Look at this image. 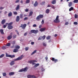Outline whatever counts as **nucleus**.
Segmentation results:
<instances>
[{"instance_id": "25", "label": "nucleus", "mask_w": 78, "mask_h": 78, "mask_svg": "<svg viewBox=\"0 0 78 78\" xmlns=\"http://www.w3.org/2000/svg\"><path fill=\"white\" fill-rule=\"evenodd\" d=\"M45 12L47 14H48L50 12V10H49L48 9L46 10Z\"/></svg>"}, {"instance_id": "13", "label": "nucleus", "mask_w": 78, "mask_h": 78, "mask_svg": "<svg viewBox=\"0 0 78 78\" xmlns=\"http://www.w3.org/2000/svg\"><path fill=\"white\" fill-rule=\"evenodd\" d=\"M7 28L9 30H11V29H12V28H13V27L12 26L8 25V26L7 27Z\"/></svg>"}, {"instance_id": "33", "label": "nucleus", "mask_w": 78, "mask_h": 78, "mask_svg": "<svg viewBox=\"0 0 78 78\" xmlns=\"http://www.w3.org/2000/svg\"><path fill=\"white\" fill-rule=\"evenodd\" d=\"M5 56V55L4 54H2L0 56V58H3L4 56Z\"/></svg>"}, {"instance_id": "26", "label": "nucleus", "mask_w": 78, "mask_h": 78, "mask_svg": "<svg viewBox=\"0 0 78 78\" xmlns=\"http://www.w3.org/2000/svg\"><path fill=\"white\" fill-rule=\"evenodd\" d=\"M39 66V64L37 63L35 64L34 66V68H36V67H37V66Z\"/></svg>"}, {"instance_id": "27", "label": "nucleus", "mask_w": 78, "mask_h": 78, "mask_svg": "<svg viewBox=\"0 0 78 78\" xmlns=\"http://www.w3.org/2000/svg\"><path fill=\"white\" fill-rule=\"evenodd\" d=\"M25 2L26 4H28V3H29L30 2V0H26Z\"/></svg>"}, {"instance_id": "30", "label": "nucleus", "mask_w": 78, "mask_h": 78, "mask_svg": "<svg viewBox=\"0 0 78 78\" xmlns=\"http://www.w3.org/2000/svg\"><path fill=\"white\" fill-rule=\"evenodd\" d=\"M15 48L16 49H19L20 48V46L18 45H16L15 46Z\"/></svg>"}, {"instance_id": "35", "label": "nucleus", "mask_w": 78, "mask_h": 78, "mask_svg": "<svg viewBox=\"0 0 78 78\" xmlns=\"http://www.w3.org/2000/svg\"><path fill=\"white\" fill-rule=\"evenodd\" d=\"M2 75L3 76H6V74L5 73H2Z\"/></svg>"}, {"instance_id": "22", "label": "nucleus", "mask_w": 78, "mask_h": 78, "mask_svg": "<svg viewBox=\"0 0 78 78\" xmlns=\"http://www.w3.org/2000/svg\"><path fill=\"white\" fill-rule=\"evenodd\" d=\"M5 22H6V20H2L1 23L2 25H3Z\"/></svg>"}, {"instance_id": "47", "label": "nucleus", "mask_w": 78, "mask_h": 78, "mask_svg": "<svg viewBox=\"0 0 78 78\" xmlns=\"http://www.w3.org/2000/svg\"><path fill=\"white\" fill-rule=\"evenodd\" d=\"M12 23H13V22H11V23H9L8 24V25H9L11 26L12 25Z\"/></svg>"}, {"instance_id": "57", "label": "nucleus", "mask_w": 78, "mask_h": 78, "mask_svg": "<svg viewBox=\"0 0 78 78\" xmlns=\"http://www.w3.org/2000/svg\"><path fill=\"white\" fill-rule=\"evenodd\" d=\"M27 32H26L24 34V36H27Z\"/></svg>"}, {"instance_id": "21", "label": "nucleus", "mask_w": 78, "mask_h": 78, "mask_svg": "<svg viewBox=\"0 0 78 78\" xmlns=\"http://www.w3.org/2000/svg\"><path fill=\"white\" fill-rule=\"evenodd\" d=\"M73 4V3H72V2H69L68 5L69 6V7H70V6H72Z\"/></svg>"}, {"instance_id": "58", "label": "nucleus", "mask_w": 78, "mask_h": 78, "mask_svg": "<svg viewBox=\"0 0 78 78\" xmlns=\"http://www.w3.org/2000/svg\"><path fill=\"white\" fill-rule=\"evenodd\" d=\"M51 60L52 61H54L55 60V58H52Z\"/></svg>"}, {"instance_id": "8", "label": "nucleus", "mask_w": 78, "mask_h": 78, "mask_svg": "<svg viewBox=\"0 0 78 78\" xmlns=\"http://www.w3.org/2000/svg\"><path fill=\"white\" fill-rule=\"evenodd\" d=\"M27 77L28 78H35L36 76L34 75H29L27 76Z\"/></svg>"}, {"instance_id": "14", "label": "nucleus", "mask_w": 78, "mask_h": 78, "mask_svg": "<svg viewBox=\"0 0 78 78\" xmlns=\"http://www.w3.org/2000/svg\"><path fill=\"white\" fill-rule=\"evenodd\" d=\"M19 9H20V5H18L16 8V11H18Z\"/></svg>"}, {"instance_id": "2", "label": "nucleus", "mask_w": 78, "mask_h": 78, "mask_svg": "<svg viewBox=\"0 0 78 78\" xmlns=\"http://www.w3.org/2000/svg\"><path fill=\"white\" fill-rule=\"evenodd\" d=\"M54 23H59V22H60V20H59V19L58 16H56L55 19L54 20Z\"/></svg>"}, {"instance_id": "3", "label": "nucleus", "mask_w": 78, "mask_h": 78, "mask_svg": "<svg viewBox=\"0 0 78 78\" xmlns=\"http://www.w3.org/2000/svg\"><path fill=\"white\" fill-rule=\"evenodd\" d=\"M23 58V55H22L21 56L17 58L14 59V61H19V60H21V59H22Z\"/></svg>"}, {"instance_id": "38", "label": "nucleus", "mask_w": 78, "mask_h": 78, "mask_svg": "<svg viewBox=\"0 0 78 78\" xmlns=\"http://www.w3.org/2000/svg\"><path fill=\"white\" fill-rule=\"evenodd\" d=\"M26 51H27V50H28V49H29V48L27 47L25 48Z\"/></svg>"}, {"instance_id": "52", "label": "nucleus", "mask_w": 78, "mask_h": 78, "mask_svg": "<svg viewBox=\"0 0 78 78\" xmlns=\"http://www.w3.org/2000/svg\"><path fill=\"white\" fill-rule=\"evenodd\" d=\"M43 46H44V47H46V44L45 43H44L43 44Z\"/></svg>"}, {"instance_id": "51", "label": "nucleus", "mask_w": 78, "mask_h": 78, "mask_svg": "<svg viewBox=\"0 0 78 78\" xmlns=\"http://www.w3.org/2000/svg\"><path fill=\"white\" fill-rule=\"evenodd\" d=\"M28 17H26L24 18V20H28Z\"/></svg>"}, {"instance_id": "31", "label": "nucleus", "mask_w": 78, "mask_h": 78, "mask_svg": "<svg viewBox=\"0 0 78 78\" xmlns=\"http://www.w3.org/2000/svg\"><path fill=\"white\" fill-rule=\"evenodd\" d=\"M74 8L73 7H71L69 9V11H72V10H73V9Z\"/></svg>"}, {"instance_id": "29", "label": "nucleus", "mask_w": 78, "mask_h": 78, "mask_svg": "<svg viewBox=\"0 0 78 78\" xmlns=\"http://www.w3.org/2000/svg\"><path fill=\"white\" fill-rule=\"evenodd\" d=\"M36 51H37V50H35L31 54V55H34V53H36Z\"/></svg>"}, {"instance_id": "24", "label": "nucleus", "mask_w": 78, "mask_h": 78, "mask_svg": "<svg viewBox=\"0 0 78 78\" xmlns=\"http://www.w3.org/2000/svg\"><path fill=\"white\" fill-rule=\"evenodd\" d=\"M0 32H1L2 34H4V32H3V30L1 29L0 30Z\"/></svg>"}, {"instance_id": "40", "label": "nucleus", "mask_w": 78, "mask_h": 78, "mask_svg": "<svg viewBox=\"0 0 78 78\" xmlns=\"http://www.w3.org/2000/svg\"><path fill=\"white\" fill-rule=\"evenodd\" d=\"M13 14L14 15H17V12H14Z\"/></svg>"}, {"instance_id": "63", "label": "nucleus", "mask_w": 78, "mask_h": 78, "mask_svg": "<svg viewBox=\"0 0 78 78\" xmlns=\"http://www.w3.org/2000/svg\"><path fill=\"white\" fill-rule=\"evenodd\" d=\"M34 42H31V45H34Z\"/></svg>"}, {"instance_id": "39", "label": "nucleus", "mask_w": 78, "mask_h": 78, "mask_svg": "<svg viewBox=\"0 0 78 78\" xmlns=\"http://www.w3.org/2000/svg\"><path fill=\"white\" fill-rule=\"evenodd\" d=\"M7 24H8V23H6V25H3V28H5V27H6V26H7Z\"/></svg>"}, {"instance_id": "36", "label": "nucleus", "mask_w": 78, "mask_h": 78, "mask_svg": "<svg viewBox=\"0 0 78 78\" xmlns=\"http://www.w3.org/2000/svg\"><path fill=\"white\" fill-rule=\"evenodd\" d=\"M16 36H17V35L15 34L13 35V39H15V38H16Z\"/></svg>"}, {"instance_id": "43", "label": "nucleus", "mask_w": 78, "mask_h": 78, "mask_svg": "<svg viewBox=\"0 0 78 78\" xmlns=\"http://www.w3.org/2000/svg\"><path fill=\"white\" fill-rule=\"evenodd\" d=\"M2 48L3 50H5V49H6V47H5V46H2Z\"/></svg>"}, {"instance_id": "32", "label": "nucleus", "mask_w": 78, "mask_h": 78, "mask_svg": "<svg viewBox=\"0 0 78 78\" xmlns=\"http://www.w3.org/2000/svg\"><path fill=\"white\" fill-rule=\"evenodd\" d=\"M73 3H77L78 2V0H74L73 1Z\"/></svg>"}, {"instance_id": "64", "label": "nucleus", "mask_w": 78, "mask_h": 78, "mask_svg": "<svg viewBox=\"0 0 78 78\" xmlns=\"http://www.w3.org/2000/svg\"><path fill=\"white\" fill-rule=\"evenodd\" d=\"M51 6V5H48L47 7H50Z\"/></svg>"}, {"instance_id": "28", "label": "nucleus", "mask_w": 78, "mask_h": 78, "mask_svg": "<svg viewBox=\"0 0 78 78\" xmlns=\"http://www.w3.org/2000/svg\"><path fill=\"white\" fill-rule=\"evenodd\" d=\"M8 16L9 17H11V16H12V12H10L9 13Z\"/></svg>"}, {"instance_id": "5", "label": "nucleus", "mask_w": 78, "mask_h": 78, "mask_svg": "<svg viewBox=\"0 0 78 78\" xmlns=\"http://www.w3.org/2000/svg\"><path fill=\"white\" fill-rule=\"evenodd\" d=\"M21 26H20V28L21 27L22 29H25L26 27H27V24H24L23 25V24H21Z\"/></svg>"}, {"instance_id": "42", "label": "nucleus", "mask_w": 78, "mask_h": 78, "mask_svg": "<svg viewBox=\"0 0 78 78\" xmlns=\"http://www.w3.org/2000/svg\"><path fill=\"white\" fill-rule=\"evenodd\" d=\"M16 44V41H14L12 42V44L14 45Z\"/></svg>"}, {"instance_id": "9", "label": "nucleus", "mask_w": 78, "mask_h": 78, "mask_svg": "<svg viewBox=\"0 0 78 78\" xmlns=\"http://www.w3.org/2000/svg\"><path fill=\"white\" fill-rule=\"evenodd\" d=\"M27 70V67H26L24 69H20L19 72H25V71H26Z\"/></svg>"}, {"instance_id": "55", "label": "nucleus", "mask_w": 78, "mask_h": 78, "mask_svg": "<svg viewBox=\"0 0 78 78\" xmlns=\"http://www.w3.org/2000/svg\"><path fill=\"white\" fill-rule=\"evenodd\" d=\"M11 45V44L9 43H8L7 44V46H8L9 47Z\"/></svg>"}, {"instance_id": "18", "label": "nucleus", "mask_w": 78, "mask_h": 78, "mask_svg": "<svg viewBox=\"0 0 78 78\" xmlns=\"http://www.w3.org/2000/svg\"><path fill=\"white\" fill-rule=\"evenodd\" d=\"M14 72H11L9 73V75L10 76H12V75H14Z\"/></svg>"}, {"instance_id": "15", "label": "nucleus", "mask_w": 78, "mask_h": 78, "mask_svg": "<svg viewBox=\"0 0 78 78\" xmlns=\"http://www.w3.org/2000/svg\"><path fill=\"white\" fill-rule=\"evenodd\" d=\"M18 51H19L18 49L15 48L13 50V51L14 53H17V52H18Z\"/></svg>"}, {"instance_id": "61", "label": "nucleus", "mask_w": 78, "mask_h": 78, "mask_svg": "<svg viewBox=\"0 0 78 78\" xmlns=\"http://www.w3.org/2000/svg\"><path fill=\"white\" fill-rule=\"evenodd\" d=\"M18 2H19V0H17L15 2L16 3H18Z\"/></svg>"}, {"instance_id": "46", "label": "nucleus", "mask_w": 78, "mask_h": 78, "mask_svg": "<svg viewBox=\"0 0 78 78\" xmlns=\"http://www.w3.org/2000/svg\"><path fill=\"white\" fill-rule=\"evenodd\" d=\"M16 32L17 34L19 36V32H18V31H17V30H16Z\"/></svg>"}, {"instance_id": "49", "label": "nucleus", "mask_w": 78, "mask_h": 78, "mask_svg": "<svg viewBox=\"0 0 78 78\" xmlns=\"http://www.w3.org/2000/svg\"><path fill=\"white\" fill-rule=\"evenodd\" d=\"M37 27V25L36 24H34L33 26V27Z\"/></svg>"}, {"instance_id": "48", "label": "nucleus", "mask_w": 78, "mask_h": 78, "mask_svg": "<svg viewBox=\"0 0 78 78\" xmlns=\"http://www.w3.org/2000/svg\"><path fill=\"white\" fill-rule=\"evenodd\" d=\"M58 59H55L54 60V62L55 63H56V62H58Z\"/></svg>"}, {"instance_id": "53", "label": "nucleus", "mask_w": 78, "mask_h": 78, "mask_svg": "<svg viewBox=\"0 0 78 78\" xmlns=\"http://www.w3.org/2000/svg\"><path fill=\"white\" fill-rule=\"evenodd\" d=\"M42 39V37H40L39 38L38 40H41V39Z\"/></svg>"}, {"instance_id": "4", "label": "nucleus", "mask_w": 78, "mask_h": 78, "mask_svg": "<svg viewBox=\"0 0 78 78\" xmlns=\"http://www.w3.org/2000/svg\"><path fill=\"white\" fill-rule=\"evenodd\" d=\"M6 57H9V58H14L15 57V55H8V54H6Z\"/></svg>"}, {"instance_id": "56", "label": "nucleus", "mask_w": 78, "mask_h": 78, "mask_svg": "<svg viewBox=\"0 0 78 78\" xmlns=\"http://www.w3.org/2000/svg\"><path fill=\"white\" fill-rule=\"evenodd\" d=\"M41 71L42 72H43L44 71H45V69H44L43 68H42L41 69Z\"/></svg>"}, {"instance_id": "7", "label": "nucleus", "mask_w": 78, "mask_h": 78, "mask_svg": "<svg viewBox=\"0 0 78 78\" xmlns=\"http://www.w3.org/2000/svg\"><path fill=\"white\" fill-rule=\"evenodd\" d=\"M31 32H32V33H34L36 34V33H38V30H31Z\"/></svg>"}, {"instance_id": "50", "label": "nucleus", "mask_w": 78, "mask_h": 78, "mask_svg": "<svg viewBox=\"0 0 78 78\" xmlns=\"http://www.w3.org/2000/svg\"><path fill=\"white\" fill-rule=\"evenodd\" d=\"M74 25H78V23L77 22H74Z\"/></svg>"}, {"instance_id": "60", "label": "nucleus", "mask_w": 78, "mask_h": 78, "mask_svg": "<svg viewBox=\"0 0 78 78\" xmlns=\"http://www.w3.org/2000/svg\"><path fill=\"white\" fill-rule=\"evenodd\" d=\"M4 9V8L3 7H1L0 8V9H1V10H2V9Z\"/></svg>"}, {"instance_id": "44", "label": "nucleus", "mask_w": 78, "mask_h": 78, "mask_svg": "<svg viewBox=\"0 0 78 78\" xmlns=\"http://www.w3.org/2000/svg\"><path fill=\"white\" fill-rule=\"evenodd\" d=\"M41 24L42 25H43V24H44V20H42V21H41Z\"/></svg>"}, {"instance_id": "41", "label": "nucleus", "mask_w": 78, "mask_h": 78, "mask_svg": "<svg viewBox=\"0 0 78 78\" xmlns=\"http://www.w3.org/2000/svg\"><path fill=\"white\" fill-rule=\"evenodd\" d=\"M45 2H42L41 3V5H44L45 4Z\"/></svg>"}, {"instance_id": "1", "label": "nucleus", "mask_w": 78, "mask_h": 78, "mask_svg": "<svg viewBox=\"0 0 78 78\" xmlns=\"http://www.w3.org/2000/svg\"><path fill=\"white\" fill-rule=\"evenodd\" d=\"M44 17V16L43 15L40 14L39 15L37 16L36 18V19L37 21H39L41 19H42Z\"/></svg>"}, {"instance_id": "12", "label": "nucleus", "mask_w": 78, "mask_h": 78, "mask_svg": "<svg viewBox=\"0 0 78 78\" xmlns=\"http://www.w3.org/2000/svg\"><path fill=\"white\" fill-rule=\"evenodd\" d=\"M20 19H23L24 16H23V14L22 13H21L20 14Z\"/></svg>"}, {"instance_id": "19", "label": "nucleus", "mask_w": 78, "mask_h": 78, "mask_svg": "<svg viewBox=\"0 0 78 78\" xmlns=\"http://www.w3.org/2000/svg\"><path fill=\"white\" fill-rule=\"evenodd\" d=\"M33 11H31L29 13V15L28 16V17H30V16H31L33 15Z\"/></svg>"}, {"instance_id": "34", "label": "nucleus", "mask_w": 78, "mask_h": 78, "mask_svg": "<svg viewBox=\"0 0 78 78\" xmlns=\"http://www.w3.org/2000/svg\"><path fill=\"white\" fill-rule=\"evenodd\" d=\"M46 39L48 40H49L50 39V36H48L46 37Z\"/></svg>"}, {"instance_id": "20", "label": "nucleus", "mask_w": 78, "mask_h": 78, "mask_svg": "<svg viewBox=\"0 0 78 78\" xmlns=\"http://www.w3.org/2000/svg\"><path fill=\"white\" fill-rule=\"evenodd\" d=\"M15 63V62L14 61H12L10 62V64L11 66H13V65H14Z\"/></svg>"}, {"instance_id": "59", "label": "nucleus", "mask_w": 78, "mask_h": 78, "mask_svg": "<svg viewBox=\"0 0 78 78\" xmlns=\"http://www.w3.org/2000/svg\"><path fill=\"white\" fill-rule=\"evenodd\" d=\"M51 8H53V9H55V6L52 5L51 6Z\"/></svg>"}, {"instance_id": "10", "label": "nucleus", "mask_w": 78, "mask_h": 78, "mask_svg": "<svg viewBox=\"0 0 78 78\" xmlns=\"http://www.w3.org/2000/svg\"><path fill=\"white\" fill-rule=\"evenodd\" d=\"M20 21V16H17L16 19V22H18Z\"/></svg>"}, {"instance_id": "11", "label": "nucleus", "mask_w": 78, "mask_h": 78, "mask_svg": "<svg viewBox=\"0 0 78 78\" xmlns=\"http://www.w3.org/2000/svg\"><path fill=\"white\" fill-rule=\"evenodd\" d=\"M37 62V61L36 60H30V61H29L28 62L29 63H30V64H32V62Z\"/></svg>"}, {"instance_id": "37", "label": "nucleus", "mask_w": 78, "mask_h": 78, "mask_svg": "<svg viewBox=\"0 0 78 78\" xmlns=\"http://www.w3.org/2000/svg\"><path fill=\"white\" fill-rule=\"evenodd\" d=\"M42 37V39H43V40H44V39H45V36L44 35L43 37Z\"/></svg>"}, {"instance_id": "17", "label": "nucleus", "mask_w": 78, "mask_h": 78, "mask_svg": "<svg viewBox=\"0 0 78 78\" xmlns=\"http://www.w3.org/2000/svg\"><path fill=\"white\" fill-rule=\"evenodd\" d=\"M45 29H46L45 28H41L40 29V31L41 32H42L43 31H45Z\"/></svg>"}, {"instance_id": "16", "label": "nucleus", "mask_w": 78, "mask_h": 78, "mask_svg": "<svg viewBox=\"0 0 78 78\" xmlns=\"http://www.w3.org/2000/svg\"><path fill=\"white\" fill-rule=\"evenodd\" d=\"M37 5H38V3H37V1H36L34 5V6L35 7H36V6H37Z\"/></svg>"}, {"instance_id": "62", "label": "nucleus", "mask_w": 78, "mask_h": 78, "mask_svg": "<svg viewBox=\"0 0 78 78\" xmlns=\"http://www.w3.org/2000/svg\"><path fill=\"white\" fill-rule=\"evenodd\" d=\"M68 24H69V23H68L67 22H66L65 23V25H68Z\"/></svg>"}, {"instance_id": "23", "label": "nucleus", "mask_w": 78, "mask_h": 78, "mask_svg": "<svg viewBox=\"0 0 78 78\" xmlns=\"http://www.w3.org/2000/svg\"><path fill=\"white\" fill-rule=\"evenodd\" d=\"M56 1L55 0H54L53 1H52L51 2V3H52V4L53 5H54V4H55V3H56Z\"/></svg>"}, {"instance_id": "45", "label": "nucleus", "mask_w": 78, "mask_h": 78, "mask_svg": "<svg viewBox=\"0 0 78 78\" xmlns=\"http://www.w3.org/2000/svg\"><path fill=\"white\" fill-rule=\"evenodd\" d=\"M28 11H29V9H25V11L26 12H28Z\"/></svg>"}, {"instance_id": "6", "label": "nucleus", "mask_w": 78, "mask_h": 78, "mask_svg": "<svg viewBox=\"0 0 78 78\" xmlns=\"http://www.w3.org/2000/svg\"><path fill=\"white\" fill-rule=\"evenodd\" d=\"M10 35H9L7 37V39L8 40H10L12 38V33H10Z\"/></svg>"}, {"instance_id": "54", "label": "nucleus", "mask_w": 78, "mask_h": 78, "mask_svg": "<svg viewBox=\"0 0 78 78\" xmlns=\"http://www.w3.org/2000/svg\"><path fill=\"white\" fill-rule=\"evenodd\" d=\"M75 17L76 18H77V17H78V15H76V14H75Z\"/></svg>"}]
</instances>
